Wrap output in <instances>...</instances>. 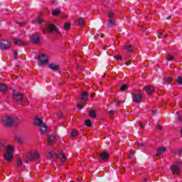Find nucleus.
Here are the masks:
<instances>
[{
    "label": "nucleus",
    "mask_w": 182,
    "mask_h": 182,
    "mask_svg": "<svg viewBox=\"0 0 182 182\" xmlns=\"http://www.w3.org/2000/svg\"><path fill=\"white\" fill-rule=\"evenodd\" d=\"M14 55L15 59H18V51L15 50L14 52Z\"/></svg>",
    "instance_id": "40"
},
{
    "label": "nucleus",
    "mask_w": 182,
    "mask_h": 182,
    "mask_svg": "<svg viewBox=\"0 0 182 182\" xmlns=\"http://www.w3.org/2000/svg\"><path fill=\"white\" fill-rule=\"evenodd\" d=\"M100 36H101V38H103V36H105V35L104 34H101Z\"/></svg>",
    "instance_id": "58"
},
{
    "label": "nucleus",
    "mask_w": 182,
    "mask_h": 182,
    "mask_svg": "<svg viewBox=\"0 0 182 182\" xmlns=\"http://www.w3.org/2000/svg\"><path fill=\"white\" fill-rule=\"evenodd\" d=\"M36 21V22H38V23L40 24L41 28H42L43 23H46V22L43 21V20H42V18H37Z\"/></svg>",
    "instance_id": "30"
},
{
    "label": "nucleus",
    "mask_w": 182,
    "mask_h": 182,
    "mask_svg": "<svg viewBox=\"0 0 182 182\" xmlns=\"http://www.w3.org/2000/svg\"><path fill=\"white\" fill-rule=\"evenodd\" d=\"M17 141L20 143V144H22V139L21 138H18L17 139Z\"/></svg>",
    "instance_id": "51"
},
{
    "label": "nucleus",
    "mask_w": 182,
    "mask_h": 182,
    "mask_svg": "<svg viewBox=\"0 0 182 182\" xmlns=\"http://www.w3.org/2000/svg\"><path fill=\"white\" fill-rule=\"evenodd\" d=\"M77 134V131L75 130V129H74V130L72 132V133H71V136H72V137H76Z\"/></svg>",
    "instance_id": "37"
},
{
    "label": "nucleus",
    "mask_w": 182,
    "mask_h": 182,
    "mask_svg": "<svg viewBox=\"0 0 182 182\" xmlns=\"http://www.w3.org/2000/svg\"><path fill=\"white\" fill-rule=\"evenodd\" d=\"M144 90H145V92H146V93H147V95H153V93H154V92H156V88H154V86L148 85L144 87Z\"/></svg>",
    "instance_id": "12"
},
{
    "label": "nucleus",
    "mask_w": 182,
    "mask_h": 182,
    "mask_svg": "<svg viewBox=\"0 0 182 182\" xmlns=\"http://www.w3.org/2000/svg\"><path fill=\"white\" fill-rule=\"evenodd\" d=\"M99 36H100L99 34H98V35H96V36H95V39H97V38H99Z\"/></svg>",
    "instance_id": "56"
},
{
    "label": "nucleus",
    "mask_w": 182,
    "mask_h": 182,
    "mask_svg": "<svg viewBox=\"0 0 182 182\" xmlns=\"http://www.w3.org/2000/svg\"><path fill=\"white\" fill-rule=\"evenodd\" d=\"M132 64V61H126L125 62V65H127V66H129V65H131Z\"/></svg>",
    "instance_id": "48"
},
{
    "label": "nucleus",
    "mask_w": 182,
    "mask_h": 182,
    "mask_svg": "<svg viewBox=\"0 0 182 182\" xmlns=\"http://www.w3.org/2000/svg\"><path fill=\"white\" fill-rule=\"evenodd\" d=\"M85 124L87 127H92V121H90V119H87L85 122Z\"/></svg>",
    "instance_id": "29"
},
{
    "label": "nucleus",
    "mask_w": 182,
    "mask_h": 182,
    "mask_svg": "<svg viewBox=\"0 0 182 182\" xmlns=\"http://www.w3.org/2000/svg\"><path fill=\"white\" fill-rule=\"evenodd\" d=\"M108 17L109 18V19H114V18H113V13L112 12L108 14Z\"/></svg>",
    "instance_id": "39"
},
{
    "label": "nucleus",
    "mask_w": 182,
    "mask_h": 182,
    "mask_svg": "<svg viewBox=\"0 0 182 182\" xmlns=\"http://www.w3.org/2000/svg\"><path fill=\"white\" fill-rule=\"evenodd\" d=\"M19 122L18 118H12L11 117H6L3 119V123L6 127H11V126H16Z\"/></svg>",
    "instance_id": "1"
},
{
    "label": "nucleus",
    "mask_w": 182,
    "mask_h": 182,
    "mask_svg": "<svg viewBox=\"0 0 182 182\" xmlns=\"http://www.w3.org/2000/svg\"><path fill=\"white\" fill-rule=\"evenodd\" d=\"M166 151L167 149H166L164 146H161L156 150V156H158V157H160L161 154L166 153Z\"/></svg>",
    "instance_id": "14"
},
{
    "label": "nucleus",
    "mask_w": 182,
    "mask_h": 182,
    "mask_svg": "<svg viewBox=\"0 0 182 182\" xmlns=\"http://www.w3.org/2000/svg\"><path fill=\"white\" fill-rule=\"evenodd\" d=\"M89 114L91 117H93L94 119L96 118V112H95V111L90 110Z\"/></svg>",
    "instance_id": "33"
},
{
    "label": "nucleus",
    "mask_w": 182,
    "mask_h": 182,
    "mask_svg": "<svg viewBox=\"0 0 182 182\" xmlns=\"http://www.w3.org/2000/svg\"><path fill=\"white\" fill-rule=\"evenodd\" d=\"M48 68H50L51 70H54V71L59 70V69H60V66L55 64H49Z\"/></svg>",
    "instance_id": "21"
},
{
    "label": "nucleus",
    "mask_w": 182,
    "mask_h": 182,
    "mask_svg": "<svg viewBox=\"0 0 182 182\" xmlns=\"http://www.w3.org/2000/svg\"><path fill=\"white\" fill-rule=\"evenodd\" d=\"M139 124L140 129H144V124H143V123H141V122H139Z\"/></svg>",
    "instance_id": "43"
},
{
    "label": "nucleus",
    "mask_w": 182,
    "mask_h": 182,
    "mask_svg": "<svg viewBox=\"0 0 182 182\" xmlns=\"http://www.w3.org/2000/svg\"><path fill=\"white\" fill-rule=\"evenodd\" d=\"M167 21H168V19H171V16H168L167 18H166Z\"/></svg>",
    "instance_id": "54"
},
{
    "label": "nucleus",
    "mask_w": 182,
    "mask_h": 182,
    "mask_svg": "<svg viewBox=\"0 0 182 182\" xmlns=\"http://www.w3.org/2000/svg\"><path fill=\"white\" fill-rule=\"evenodd\" d=\"M40 34L36 33L33 34L32 37H31V43L36 45V43H39V41H41Z\"/></svg>",
    "instance_id": "9"
},
{
    "label": "nucleus",
    "mask_w": 182,
    "mask_h": 182,
    "mask_svg": "<svg viewBox=\"0 0 182 182\" xmlns=\"http://www.w3.org/2000/svg\"><path fill=\"white\" fill-rule=\"evenodd\" d=\"M156 129H158V130H162L163 129V127H161V125H156Z\"/></svg>",
    "instance_id": "45"
},
{
    "label": "nucleus",
    "mask_w": 182,
    "mask_h": 182,
    "mask_svg": "<svg viewBox=\"0 0 182 182\" xmlns=\"http://www.w3.org/2000/svg\"><path fill=\"white\" fill-rule=\"evenodd\" d=\"M129 154L131 156H134V154H136V151L134 150H131V151H129Z\"/></svg>",
    "instance_id": "42"
},
{
    "label": "nucleus",
    "mask_w": 182,
    "mask_h": 182,
    "mask_svg": "<svg viewBox=\"0 0 182 182\" xmlns=\"http://www.w3.org/2000/svg\"><path fill=\"white\" fill-rule=\"evenodd\" d=\"M46 25V28L42 29L43 35H46V31H48V32H50V33H59V29H58V27H56L55 24L47 23Z\"/></svg>",
    "instance_id": "2"
},
{
    "label": "nucleus",
    "mask_w": 182,
    "mask_h": 182,
    "mask_svg": "<svg viewBox=\"0 0 182 182\" xmlns=\"http://www.w3.org/2000/svg\"><path fill=\"white\" fill-rule=\"evenodd\" d=\"M38 62L41 65H48L49 60L48 58V55L45 54H41L38 56Z\"/></svg>",
    "instance_id": "6"
},
{
    "label": "nucleus",
    "mask_w": 182,
    "mask_h": 182,
    "mask_svg": "<svg viewBox=\"0 0 182 182\" xmlns=\"http://www.w3.org/2000/svg\"><path fill=\"white\" fill-rule=\"evenodd\" d=\"M34 123L36 126H38V127H41L42 124H45L43 121H42V119H41V118L38 117H36V119H34Z\"/></svg>",
    "instance_id": "17"
},
{
    "label": "nucleus",
    "mask_w": 182,
    "mask_h": 182,
    "mask_svg": "<svg viewBox=\"0 0 182 182\" xmlns=\"http://www.w3.org/2000/svg\"><path fill=\"white\" fill-rule=\"evenodd\" d=\"M178 154H179L180 157H182V149H181V150L178 151Z\"/></svg>",
    "instance_id": "52"
},
{
    "label": "nucleus",
    "mask_w": 182,
    "mask_h": 182,
    "mask_svg": "<svg viewBox=\"0 0 182 182\" xmlns=\"http://www.w3.org/2000/svg\"><path fill=\"white\" fill-rule=\"evenodd\" d=\"M6 146H5V142L1 141L0 142V150H4V149H6Z\"/></svg>",
    "instance_id": "34"
},
{
    "label": "nucleus",
    "mask_w": 182,
    "mask_h": 182,
    "mask_svg": "<svg viewBox=\"0 0 182 182\" xmlns=\"http://www.w3.org/2000/svg\"><path fill=\"white\" fill-rule=\"evenodd\" d=\"M166 60L168 62H172V60H174V57L171 54H168L166 55Z\"/></svg>",
    "instance_id": "26"
},
{
    "label": "nucleus",
    "mask_w": 182,
    "mask_h": 182,
    "mask_svg": "<svg viewBox=\"0 0 182 182\" xmlns=\"http://www.w3.org/2000/svg\"><path fill=\"white\" fill-rule=\"evenodd\" d=\"M125 49H127L128 52H132L133 50V48L132 46H125Z\"/></svg>",
    "instance_id": "36"
},
{
    "label": "nucleus",
    "mask_w": 182,
    "mask_h": 182,
    "mask_svg": "<svg viewBox=\"0 0 182 182\" xmlns=\"http://www.w3.org/2000/svg\"><path fill=\"white\" fill-rule=\"evenodd\" d=\"M48 146H52V144H53V143H55V141H56V138H55V136L53 135H50L48 136Z\"/></svg>",
    "instance_id": "16"
},
{
    "label": "nucleus",
    "mask_w": 182,
    "mask_h": 182,
    "mask_svg": "<svg viewBox=\"0 0 182 182\" xmlns=\"http://www.w3.org/2000/svg\"><path fill=\"white\" fill-rule=\"evenodd\" d=\"M23 163H22V159H17V166L18 167H21V166H22Z\"/></svg>",
    "instance_id": "35"
},
{
    "label": "nucleus",
    "mask_w": 182,
    "mask_h": 182,
    "mask_svg": "<svg viewBox=\"0 0 182 182\" xmlns=\"http://www.w3.org/2000/svg\"><path fill=\"white\" fill-rule=\"evenodd\" d=\"M39 159V154L38 151H33L30 152L27 156H26V159L25 161V163L28 164L29 161H34L35 160H38Z\"/></svg>",
    "instance_id": "4"
},
{
    "label": "nucleus",
    "mask_w": 182,
    "mask_h": 182,
    "mask_svg": "<svg viewBox=\"0 0 182 182\" xmlns=\"http://www.w3.org/2000/svg\"><path fill=\"white\" fill-rule=\"evenodd\" d=\"M171 171L172 173V176L178 177V176H180L181 173V168L178 166L174 164L171 166Z\"/></svg>",
    "instance_id": "5"
},
{
    "label": "nucleus",
    "mask_w": 182,
    "mask_h": 182,
    "mask_svg": "<svg viewBox=\"0 0 182 182\" xmlns=\"http://www.w3.org/2000/svg\"><path fill=\"white\" fill-rule=\"evenodd\" d=\"M13 98L14 100H16V102H22L23 100V95L19 92H14Z\"/></svg>",
    "instance_id": "11"
},
{
    "label": "nucleus",
    "mask_w": 182,
    "mask_h": 182,
    "mask_svg": "<svg viewBox=\"0 0 182 182\" xmlns=\"http://www.w3.org/2000/svg\"><path fill=\"white\" fill-rule=\"evenodd\" d=\"M11 48V42L4 40L0 42V49H4V50H8Z\"/></svg>",
    "instance_id": "7"
},
{
    "label": "nucleus",
    "mask_w": 182,
    "mask_h": 182,
    "mask_svg": "<svg viewBox=\"0 0 182 182\" xmlns=\"http://www.w3.org/2000/svg\"><path fill=\"white\" fill-rule=\"evenodd\" d=\"M0 36H1V34H0Z\"/></svg>",
    "instance_id": "63"
},
{
    "label": "nucleus",
    "mask_w": 182,
    "mask_h": 182,
    "mask_svg": "<svg viewBox=\"0 0 182 182\" xmlns=\"http://www.w3.org/2000/svg\"><path fill=\"white\" fill-rule=\"evenodd\" d=\"M121 173H124V172H123V171H121Z\"/></svg>",
    "instance_id": "60"
},
{
    "label": "nucleus",
    "mask_w": 182,
    "mask_h": 182,
    "mask_svg": "<svg viewBox=\"0 0 182 182\" xmlns=\"http://www.w3.org/2000/svg\"><path fill=\"white\" fill-rule=\"evenodd\" d=\"M95 95H96L95 92H92V93H91L90 95V97H91V98H93V96H95Z\"/></svg>",
    "instance_id": "50"
},
{
    "label": "nucleus",
    "mask_w": 182,
    "mask_h": 182,
    "mask_svg": "<svg viewBox=\"0 0 182 182\" xmlns=\"http://www.w3.org/2000/svg\"><path fill=\"white\" fill-rule=\"evenodd\" d=\"M176 119H177L178 122H179L180 123H182L181 115H180V112H176Z\"/></svg>",
    "instance_id": "31"
},
{
    "label": "nucleus",
    "mask_w": 182,
    "mask_h": 182,
    "mask_svg": "<svg viewBox=\"0 0 182 182\" xmlns=\"http://www.w3.org/2000/svg\"><path fill=\"white\" fill-rule=\"evenodd\" d=\"M57 158L60 159V161L62 163H65L67 159L63 152H61L60 154L57 155Z\"/></svg>",
    "instance_id": "20"
},
{
    "label": "nucleus",
    "mask_w": 182,
    "mask_h": 182,
    "mask_svg": "<svg viewBox=\"0 0 182 182\" xmlns=\"http://www.w3.org/2000/svg\"><path fill=\"white\" fill-rule=\"evenodd\" d=\"M87 97H89V94H87V92L82 91L80 98L81 102H85V100H87Z\"/></svg>",
    "instance_id": "15"
},
{
    "label": "nucleus",
    "mask_w": 182,
    "mask_h": 182,
    "mask_svg": "<svg viewBox=\"0 0 182 182\" xmlns=\"http://www.w3.org/2000/svg\"><path fill=\"white\" fill-rule=\"evenodd\" d=\"M143 181L144 182H147V179L146 178H144Z\"/></svg>",
    "instance_id": "57"
},
{
    "label": "nucleus",
    "mask_w": 182,
    "mask_h": 182,
    "mask_svg": "<svg viewBox=\"0 0 182 182\" xmlns=\"http://www.w3.org/2000/svg\"><path fill=\"white\" fill-rule=\"evenodd\" d=\"M114 110H113V109H111V110H109V116H113V113H114Z\"/></svg>",
    "instance_id": "44"
},
{
    "label": "nucleus",
    "mask_w": 182,
    "mask_h": 182,
    "mask_svg": "<svg viewBox=\"0 0 182 182\" xmlns=\"http://www.w3.org/2000/svg\"><path fill=\"white\" fill-rule=\"evenodd\" d=\"M78 25H80L81 26H83L85 25V18H79Z\"/></svg>",
    "instance_id": "32"
},
{
    "label": "nucleus",
    "mask_w": 182,
    "mask_h": 182,
    "mask_svg": "<svg viewBox=\"0 0 182 182\" xmlns=\"http://www.w3.org/2000/svg\"><path fill=\"white\" fill-rule=\"evenodd\" d=\"M51 14L53 15V16H59V15L62 14V11L58 9H55L53 10Z\"/></svg>",
    "instance_id": "22"
},
{
    "label": "nucleus",
    "mask_w": 182,
    "mask_h": 182,
    "mask_svg": "<svg viewBox=\"0 0 182 182\" xmlns=\"http://www.w3.org/2000/svg\"><path fill=\"white\" fill-rule=\"evenodd\" d=\"M100 159L101 160H109V159H110V155L109 154V153L106 152V151H102V152H100L99 154H98Z\"/></svg>",
    "instance_id": "13"
},
{
    "label": "nucleus",
    "mask_w": 182,
    "mask_h": 182,
    "mask_svg": "<svg viewBox=\"0 0 182 182\" xmlns=\"http://www.w3.org/2000/svg\"><path fill=\"white\" fill-rule=\"evenodd\" d=\"M177 83H178V85H182V77H178Z\"/></svg>",
    "instance_id": "38"
},
{
    "label": "nucleus",
    "mask_w": 182,
    "mask_h": 182,
    "mask_svg": "<svg viewBox=\"0 0 182 182\" xmlns=\"http://www.w3.org/2000/svg\"><path fill=\"white\" fill-rule=\"evenodd\" d=\"M143 99V95L141 93L135 92L133 95V101L135 103H141V100Z\"/></svg>",
    "instance_id": "8"
},
{
    "label": "nucleus",
    "mask_w": 182,
    "mask_h": 182,
    "mask_svg": "<svg viewBox=\"0 0 182 182\" xmlns=\"http://www.w3.org/2000/svg\"><path fill=\"white\" fill-rule=\"evenodd\" d=\"M8 88L5 84L0 83V90L1 92H5Z\"/></svg>",
    "instance_id": "25"
},
{
    "label": "nucleus",
    "mask_w": 182,
    "mask_h": 182,
    "mask_svg": "<svg viewBox=\"0 0 182 182\" xmlns=\"http://www.w3.org/2000/svg\"><path fill=\"white\" fill-rule=\"evenodd\" d=\"M151 112H152L153 114H157V113H159V110H157V109L152 110Z\"/></svg>",
    "instance_id": "47"
},
{
    "label": "nucleus",
    "mask_w": 182,
    "mask_h": 182,
    "mask_svg": "<svg viewBox=\"0 0 182 182\" xmlns=\"http://www.w3.org/2000/svg\"><path fill=\"white\" fill-rule=\"evenodd\" d=\"M47 159L51 161H56V159H58V154H56L55 151L48 152Z\"/></svg>",
    "instance_id": "10"
},
{
    "label": "nucleus",
    "mask_w": 182,
    "mask_h": 182,
    "mask_svg": "<svg viewBox=\"0 0 182 182\" xmlns=\"http://www.w3.org/2000/svg\"><path fill=\"white\" fill-rule=\"evenodd\" d=\"M114 59H122V56L121 55H116L114 57Z\"/></svg>",
    "instance_id": "49"
},
{
    "label": "nucleus",
    "mask_w": 182,
    "mask_h": 182,
    "mask_svg": "<svg viewBox=\"0 0 182 182\" xmlns=\"http://www.w3.org/2000/svg\"><path fill=\"white\" fill-rule=\"evenodd\" d=\"M164 80L165 83H167V85H170V82H171V80H173V78H171V77H165V78H164Z\"/></svg>",
    "instance_id": "28"
},
{
    "label": "nucleus",
    "mask_w": 182,
    "mask_h": 182,
    "mask_svg": "<svg viewBox=\"0 0 182 182\" xmlns=\"http://www.w3.org/2000/svg\"><path fill=\"white\" fill-rule=\"evenodd\" d=\"M70 26H71V23H69V22L65 23L64 24V29H65V31H68V30L70 29Z\"/></svg>",
    "instance_id": "27"
},
{
    "label": "nucleus",
    "mask_w": 182,
    "mask_h": 182,
    "mask_svg": "<svg viewBox=\"0 0 182 182\" xmlns=\"http://www.w3.org/2000/svg\"><path fill=\"white\" fill-rule=\"evenodd\" d=\"M115 102L117 103L118 105H119L120 103H122V101H117V100H115Z\"/></svg>",
    "instance_id": "53"
},
{
    "label": "nucleus",
    "mask_w": 182,
    "mask_h": 182,
    "mask_svg": "<svg viewBox=\"0 0 182 182\" xmlns=\"http://www.w3.org/2000/svg\"><path fill=\"white\" fill-rule=\"evenodd\" d=\"M137 144H138V146H139V147H144V143L138 142Z\"/></svg>",
    "instance_id": "46"
},
{
    "label": "nucleus",
    "mask_w": 182,
    "mask_h": 182,
    "mask_svg": "<svg viewBox=\"0 0 182 182\" xmlns=\"http://www.w3.org/2000/svg\"><path fill=\"white\" fill-rule=\"evenodd\" d=\"M159 35H161V36L163 35V33H159Z\"/></svg>",
    "instance_id": "59"
},
{
    "label": "nucleus",
    "mask_w": 182,
    "mask_h": 182,
    "mask_svg": "<svg viewBox=\"0 0 182 182\" xmlns=\"http://www.w3.org/2000/svg\"><path fill=\"white\" fill-rule=\"evenodd\" d=\"M5 150L6 153L4 154V157L7 161H11V160L14 159V155L12 154V153H14V147L11 145H8L6 146Z\"/></svg>",
    "instance_id": "3"
},
{
    "label": "nucleus",
    "mask_w": 182,
    "mask_h": 182,
    "mask_svg": "<svg viewBox=\"0 0 182 182\" xmlns=\"http://www.w3.org/2000/svg\"><path fill=\"white\" fill-rule=\"evenodd\" d=\"M103 77H105V75H103Z\"/></svg>",
    "instance_id": "62"
},
{
    "label": "nucleus",
    "mask_w": 182,
    "mask_h": 182,
    "mask_svg": "<svg viewBox=\"0 0 182 182\" xmlns=\"http://www.w3.org/2000/svg\"><path fill=\"white\" fill-rule=\"evenodd\" d=\"M70 182H73V181H70Z\"/></svg>",
    "instance_id": "61"
},
{
    "label": "nucleus",
    "mask_w": 182,
    "mask_h": 182,
    "mask_svg": "<svg viewBox=\"0 0 182 182\" xmlns=\"http://www.w3.org/2000/svg\"><path fill=\"white\" fill-rule=\"evenodd\" d=\"M116 26V20L114 18H109L108 20L107 26L109 28H113V26Z\"/></svg>",
    "instance_id": "18"
},
{
    "label": "nucleus",
    "mask_w": 182,
    "mask_h": 182,
    "mask_svg": "<svg viewBox=\"0 0 182 182\" xmlns=\"http://www.w3.org/2000/svg\"><path fill=\"white\" fill-rule=\"evenodd\" d=\"M129 89V86L127 85V84H124L122 85L120 90L121 92H124L126 90H127Z\"/></svg>",
    "instance_id": "24"
},
{
    "label": "nucleus",
    "mask_w": 182,
    "mask_h": 182,
    "mask_svg": "<svg viewBox=\"0 0 182 182\" xmlns=\"http://www.w3.org/2000/svg\"><path fill=\"white\" fill-rule=\"evenodd\" d=\"M77 109H80V110L83 109V107L82 105L78 104L77 105Z\"/></svg>",
    "instance_id": "41"
},
{
    "label": "nucleus",
    "mask_w": 182,
    "mask_h": 182,
    "mask_svg": "<svg viewBox=\"0 0 182 182\" xmlns=\"http://www.w3.org/2000/svg\"><path fill=\"white\" fill-rule=\"evenodd\" d=\"M16 23H18L19 25H25V23H19L18 21H17Z\"/></svg>",
    "instance_id": "55"
},
{
    "label": "nucleus",
    "mask_w": 182,
    "mask_h": 182,
    "mask_svg": "<svg viewBox=\"0 0 182 182\" xmlns=\"http://www.w3.org/2000/svg\"><path fill=\"white\" fill-rule=\"evenodd\" d=\"M14 42L16 45H18V46H25V45H26V43L22 41V40L18 38H14Z\"/></svg>",
    "instance_id": "19"
},
{
    "label": "nucleus",
    "mask_w": 182,
    "mask_h": 182,
    "mask_svg": "<svg viewBox=\"0 0 182 182\" xmlns=\"http://www.w3.org/2000/svg\"><path fill=\"white\" fill-rule=\"evenodd\" d=\"M40 130L42 134H45V133H46V132L48 131V127L46 124H43L41 126H40Z\"/></svg>",
    "instance_id": "23"
}]
</instances>
